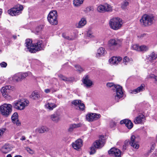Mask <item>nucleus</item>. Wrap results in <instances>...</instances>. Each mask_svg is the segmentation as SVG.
Returning <instances> with one entry per match:
<instances>
[{
    "label": "nucleus",
    "instance_id": "1",
    "mask_svg": "<svg viewBox=\"0 0 157 157\" xmlns=\"http://www.w3.org/2000/svg\"><path fill=\"white\" fill-rule=\"evenodd\" d=\"M105 139L103 136H101L99 139L94 142L93 144V146L90 147V154H94L96 152L95 149H100L102 147L105 143Z\"/></svg>",
    "mask_w": 157,
    "mask_h": 157
},
{
    "label": "nucleus",
    "instance_id": "2",
    "mask_svg": "<svg viewBox=\"0 0 157 157\" xmlns=\"http://www.w3.org/2000/svg\"><path fill=\"white\" fill-rule=\"evenodd\" d=\"M106 86L108 87L114 88L116 89V95L115 96V100L116 101L118 102L119 99L123 97V93L122 91V87L119 85H114L113 83H108Z\"/></svg>",
    "mask_w": 157,
    "mask_h": 157
},
{
    "label": "nucleus",
    "instance_id": "3",
    "mask_svg": "<svg viewBox=\"0 0 157 157\" xmlns=\"http://www.w3.org/2000/svg\"><path fill=\"white\" fill-rule=\"evenodd\" d=\"M12 111V106L9 104H4L0 107V111L3 116L7 117Z\"/></svg>",
    "mask_w": 157,
    "mask_h": 157
},
{
    "label": "nucleus",
    "instance_id": "4",
    "mask_svg": "<svg viewBox=\"0 0 157 157\" xmlns=\"http://www.w3.org/2000/svg\"><path fill=\"white\" fill-rule=\"evenodd\" d=\"M29 103V101L27 100H21L15 101L13 103V106L14 108L21 110H23Z\"/></svg>",
    "mask_w": 157,
    "mask_h": 157
},
{
    "label": "nucleus",
    "instance_id": "5",
    "mask_svg": "<svg viewBox=\"0 0 157 157\" xmlns=\"http://www.w3.org/2000/svg\"><path fill=\"white\" fill-rule=\"evenodd\" d=\"M121 39H111L108 41V46L110 49L115 50L121 46Z\"/></svg>",
    "mask_w": 157,
    "mask_h": 157
},
{
    "label": "nucleus",
    "instance_id": "6",
    "mask_svg": "<svg viewBox=\"0 0 157 157\" xmlns=\"http://www.w3.org/2000/svg\"><path fill=\"white\" fill-rule=\"evenodd\" d=\"M23 9L22 5L18 4L8 10V13L11 16H16L21 14Z\"/></svg>",
    "mask_w": 157,
    "mask_h": 157
},
{
    "label": "nucleus",
    "instance_id": "7",
    "mask_svg": "<svg viewBox=\"0 0 157 157\" xmlns=\"http://www.w3.org/2000/svg\"><path fill=\"white\" fill-rule=\"evenodd\" d=\"M44 45L42 40H37L33 46V48L30 49L31 53H35L36 51L42 50L44 49Z\"/></svg>",
    "mask_w": 157,
    "mask_h": 157
},
{
    "label": "nucleus",
    "instance_id": "8",
    "mask_svg": "<svg viewBox=\"0 0 157 157\" xmlns=\"http://www.w3.org/2000/svg\"><path fill=\"white\" fill-rule=\"evenodd\" d=\"M112 7L110 5L105 3L103 5L99 6L97 8V11L101 13L105 12H111L112 11Z\"/></svg>",
    "mask_w": 157,
    "mask_h": 157
},
{
    "label": "nucleus",
    "instance_id": "9",
    "mask_svg": "<svg viewBox=\"0 0 157 157\" xmlns=\"http://www.w3.org/2000/svg\"><path fill=\"white\" fill-rule=\"evenodd\" d=\"M123 23V20H110L109 24L111 29L117 30L121 28Z\"/></svg>",
    "mask_w": 157,
    "mask_h": 157
},
{
    "label": "nucleus",
    "instance_id": "10",
    "mask_svg": "<svg viewBox=\"0 0 157 157\" xmlns=\"http://www.w3.org/2000/svg\"><path fill=\"white\" fill-rule=\"evenodd\" d=\"M101 117V116L99 114L91 113L87 114L86 118L87 121H92L98 120Z\"/></svg>",
    "mask_w": 157,
    "mask_h": 157
},
{
    "label": "nucleus",
    "instance_id": "11",
    "mask_svg": "<svg viewBox=\"0 0 157 157\" xmlns=\"http://www.w3.org/2000/svg\"><path fill=\"white\" fill-rule=\"evenodd\" d=\"M109 154L111 156H114L115 157H121V151L116 148H111L108 151Z\"/></svg>",
    "mask_w": 157,
    "mask_h": 157
},
{
    "label": "nucleus",
    "instance_id": "12",
    "mask_svg": "<svg viewBox=\"0 0 157 157\" xmlns=\"http://www.w3.org/2000/svg\"><path fill=\"white\" fill-rule=\"evenodd\" d=\"M129 144L132 147L136 149H138L140 147L139 145L136 140L135 136L134 135H132L131 137Z\"/></svg>",
    "mask_w": 157,
    "mask_h": 157
},
{
    "label": "nucleus",
    "instance_id": "13",
    "mask_svg": "<svg viewBox=\"0 0 157 157\" xmlns=\"http://www.w3.org/2000/svg\"><path fill=\"white\" fill-rule=\"evenodd\" d=\"M82 82L84 86L87 88L90 87L93 85L92 82L89 79L88 76L83 77Z\"/></svg>",
    "mask_w": 157,
    "mask_h": 157
},
{
    "label": "nucleus",
    "instance_id": "14",
    "mask_svg": "<svg viewBox=\"0 0 157 157\" xmlns=\"http://www.w3.org/2000/svg\"><path fill=\"white\" fill-rule=\"evenodd\" d=\"M51 120L55 123H57L60 119V114L58 112H55L50 116Z\"/></svg>",
    "mask_w": 157,
    "mask_h": 157
},
{
    "label": "nucleus",
    "instance_id": "15",
    "mask_svg": "<svg viewBox=\"0 0 157 157\" xmlns=\"http://www.w3.org/2000/svg\"><path fill=\"white\" fill-rule=\"evenodd\" d=\"M82 145V141L81 139H78L72 144L73 147L76 150L80 149Z\"/></svg>",
    "mask_w": 157,
    "mask_h": 157
},
{
    "label": "nucleus",
    "instance_id": "16",
    "mask_svg": "<svg viewBox=\"0 0 157 157\" xmlns=\"http://www.w3.org/2000/svg\"><path fill=\"white\" fill-rule=\"evenodd\" d=\"M46 109L50 111H51L56 107V105L55 103H52L51 101V100L47 101L45 105Z\"/></svg>",
    "mask_w": 157,
    "mask_h": 157
},
{
    "label": "nucleus",
    "instance_id": "17",
    "mask_svg": "<svg viewBox=\"0 0 157 157\" xmlns=\"http://www.w3.org/2000/svg\"><path fill=\"white\" fill-rule=\"evenodd\" d=\"M122 59L121 57H112L109 60L110 63L112 64H117Z\"/></svg>",
    "mask_w": 157,
    "mask_h": 157
},
{
    "label": "nucleus",
    "instance_id": "18",
    "mask_svg": "<svg viewBox=\"0 0 157 157\" xmlns=\"http://www.w3.org/2000/svg\"><path fill=\"white\" fill-rule=\"evenodd\" d=\"M120 123L121 124H125V126L129 129H131L133 126V124L131 121L128 119H124L121 121Z\"/></svg>",
    "mask_w": 157,
    "mask_h": 157
},
{
    "label": "nucleus",
    "instance_id": "19",
    "mask_svg": "<svg viewBox=\"0 0 157 157\" xmlns=\"http://www.w3.org/2000/svg\"><path fill=\"white\" fill-rule=\"evenodd\" d=\"M57 16V11L56 10L51 11L48 15V20H56Z\"/></svg>",
    "mask_w": 157,
    "mask_h": 157
},
{
    "label": "nucleus",
    "instance_id": "20",
    "mask_svg": "<svg viewBox=\"0 0 157 157\" xmlns=\"http://www.w3.org/2000/svg\"><path fill=\"white\" fill-rule=\"evenodd\" d=\"M106 53V52L104 48L102 47L100 48L98 50L96 56L97 58L104 56Z\"/></svg>",
    "mask_w": 157,
    "mask_h": 157
},
{
    "label": "nucleus",
    "instance_id": "21",
    "mask_svg": "<svg viewBox=\"0 0 157 157\" xmlns=\"http://www.w3.org/2000/svg\"><path fill=\"white\" fill-rule=\"evenodd\" d=\"M14 87L10 86H6L2 87L1 89L2 93H9L10 90H13Z\"/></svg>",
    "mask_w": 157,
    "mask_h": 157
},
{
    "label": "nucleus",
    "instance_id": "22",
    "mask_svg": "<svg viewBox=\"0 0 157 157\" xmlns=\"http://www.w3.org/2000/svg\"><path fill=\"white\" fill-rule=\"evenodd\" d=\"M155 19L154 15L150 13L144 14L141 20H152Z\"/></svg>",
    "mask_w": 157,
    "mask_h": 157
},
{
    "label": "nucleus",
    "instance_id": "23",
    "mask_svg": "<svg viewBox=\"0 0 157 157\" xmlns=\"http://www.w3.org/2000/svg\"><path fill=\"white\" fill-rule=\"evenodd\" d=\"M82 124L80 123L77 124H71L70 125L68 129L69 132H71L75 128L81 127Z\"/></svg>",
    "mask_w": 157,
    "mask_h": 157
},
{
    "label": "nucleus",
    "instance_id": "24",
    "mask_svg": "<svg viewBox=\"0 0 157 157\" xmlns=\"http://www.w3.org/2000/svg\"><path fill=\"white\" fill-rule=\"evenodd\" d=\"M35 131L37 132L42 133L48 131L49 129L46 126H42L36 129Z\"/></svg>",
    "mask_w": 157,
    "mask_h": 157
},
{
    "label": "nucleus",
    "instance_id": "25",
    "mask_svg": "<svg viewBox=\"0 0 157 157\" xmlns=\"http://www.w3.org/2000/svg\"><path fill=\"white\" fill-rule=\"evenodd\" d=\"M12 150V147L9 145H5L1 148L2 151L4 153H8Z\"/></svg>",
    "mask_w": 157,
    "mask_h": 157
},
{
    "label": "nucleus",
    "instance_id": "26",
    "mask_svg": "<svg viewBox=\"0 0 157 157\" xmlns=\"http://www.w3.org/2000/svg\"><path fill=\"white\" fill-rule=\"evenodd\" d=\"M144 84H142L140 86L138 87L136 89L133 90L132 93L136 94L140 92H142L144 90Z\"/></svg>",
    "mask_w": 157,
    "mask_h": 157
},
{
    "label": "nucleus",
    "instance_id": "27",
    "mask_svg": "<svg viewBox=\"0 0 157 157\" xmlns=\"http://www.w3.org/2000/svg\"><path fill=\"white\" fill-rule=\"evenodd\" d=\"M26 46L27 48V49L30 52V49L33 48V44H32V40L31 39H27L25 40Z\"/></svg>",
    "mask_w": 157,
    "mask_h": 157
},
{
    "label": "nucleus",
    "instance_id": "28",
    "mask_svg": "<svg viewBox=\"0 0 157 157\" xmlns=\"http://www.w3.org/2000/svg\"><path fill=\"white\" fill-rule=\"evenodd\" d=\"M141 25L146 26L151 25L153 23V20H140Z\"/></svg>",
    "mask_w": 157,
    "mask_h": 157
},
{
    "label": "nucleus",
    "instance_id": "29",
    "mask_svg": "<svg viewBox=\"0 0 157 157\" xmlns=\"http://www.w3.org/2000/svg\"><path fill=\"white\" fill-rule=\"evenodd\" d=\"M84 0H73V3L74 6L75 7H79L83 3Z\"/></svg>",
    "mask_w": 157,
    "mask_h": 157
},
{
    "label": "nucleus",
    "instance_id": "30",
    "mask_svg": "<svg viewBox=\"0 0 157 157\" xmlns=\"http://www.w3.org/2000/svg\"><path fill=\"white\" fill-rule=\"evenodd\" d=\"M144 116L143 114H141L137 117L134 121L136 124H139L141 123L144 118Z\"/></svg>",
    "mask_w": 157,
    "mask_h": 157
},
{
    "label": "nucleus",
    "instance_id": "31",
    "mask_svg": "<svg viewBox=\"0 0 157 157\" xmlns=\"http://www.w3.org/2000/svg\"><path fill=\"white\" fill-rule=\"evenodd\" d=\"M129 0H122V2L121 3V8L123 10L127 9V6L129 5Z\"/></svg>",
    "mask_w": 157,
    "mask_h": 157
},
{
    "label": "nucleus",
    "instance_id": "32",
    "mask_svg": "<svg viewBox=\"0 0 157 157\" xmlns=\"http://www.w3.org/2000/svg\"><path fill=\"white\" fill-rule=\"evenodd\" d=\"M40 97L39 94L37 92H33L31 95L30 96V97L33 99H37Z\"/></svg>",
    "mask_w": 157,
    "mask_h": 157
},
{
    "label": "nucleus",
    "instance_id": "33",
    "mask_svg": "<svg viewBox=\"0 0 157 157\" xmlns=\"http://www.w3.org/2000/svg\"><path fill=\"white\" fill-rule=\"evenodd\" d=\"M132 58H129L128 57L125 56L123 59V63L125 65H127L129 63H132Z\"/></svg>",
    "mask_w": 157,
    "mask_h": 157
},
{
    "label": "nucleus",
    "instance_id": "34",
    "mask_svg": "<svg viewBox=\"0 0 157 157\" xmlns=\"http://www.w3.org/2000/svg\"><path fill=\"white\" fill-rule=\"evenodd\" d=\"M86 24V20H80L78 23L76 25V26L78 28H81L84 26Z\"/></svg>",
    "mask_w": 157,
    "mask_h": 157
},
{
    "label": "nucleus",
    "instance_id": "35",
    "mask_svg": "<svg viewBox=\"0 0 157 157\" xmlns=\"http://www.w3.org/2000/svg\"><path fill=\"white\" fill-rule=\"evenodd\" d=\"M58 77L62 80L64 81L65 82H69L71 81V78H67L61 74L59 75H58Z\"/></svg>",
    "mask_w": 157,
    "mask_h": 157
},
{
    "label": "nucleus",
    "instance_id": "36",
    "mask_svg": "<svg viewBox=\"0 0 157 157\" xmlns=\"http://www.w3.org/2000/svg\"><path fill=\"white\" fill-rule=\"evenodd\" d=\"M149 47L147 46L143 45L140 46L139 51L144 52L147 51Z\"/></svg>",
    "mask_w": 157,
    "mask_h": 157
},
{
    "label": "nucleus",
    "instance_id": "37",
    "mask_svg": "<svg viewBox=\"0 0 157 157\" xmlns=\"http://www.w3.org/2000/svg\"><path fill=\"white\" fill-rule=\"evenodd\" d=\"M157 55L154 52H152L149 56V59L151 61L155 60L157 58Z\"/></svg>",
    "mask_w": 157,
    "mask_h": 157
},
{
    "label": "nucleus",
    "instance_id": "38",
    "mask_svg": "<svg viewBox=\"0 0 157 157\" xmlns=\"http://www.w3.org/2000/svg\"><path fill=\"white\" fill-rule=\"evenodd\" d=\"M28 75V72H25L24 73H18V76H20L21 78V80L24 79Z\"/></svg>",
    "mask_w": 157,
    "mask_h": 157
},
{
    "label": "nucleus",
    "instance_id": "39",
    "mask_svg": "<svg viewBox=\"0 0 157 157\" xmlns=\"http://www.w3.org/2000/svg\"><path fill=\"white\" fill-rule=\"evenodd\" d=\"M18 115L17 113H14L11 117V119L12 122L18 120Z\"/></svg>",
    "mask_w": 157,
    "mask_h": 157
},
{
    "label": "nucleus",
    "instance_id": "40",
    "mask_svg": "<svg viewBox=\"0 0 157 157\" xmlns=\"http://www.w3.org/2000/svg\"><path fill=\"white\" fill-rule=\"evenodd\" d=\"M75 66L76 69V70L80 73L84 71V69L78 65H75Z\"/></svg>",
    "mask_w": 157,
    "mask_h": 157
},
{
    "label": "nucleus",
    "instance_id": "41",
    "mask_svg": "<svg viewBox=\"0 0 157 157\" xmlns=\"http://www.w3.org/2000/svg\"><path fill=\"white\" fill-rule=\"evenodd\" d=\"M81 102V101L79 100H76L72 101L71 102L72 104L76 106L78 105Z\"/></svg>",
    "mask_w": 157,
    "mask_h": 157
},
{
    "label": "nucleus",
    "instance_id": "42",
    "mask_svg": "<svg viewBox=\"0 0 157 157\" xmlns=\"http://www.w3.org/2000/svg\"><path fill=\"white\" fill-rule=\"evenodd\" d=\"M18 73L14 75L13 78L14 80L16 81H19L21 80V78H20V76H18Z\"/></svg>",
    "mask_w": 157,
    "mask_h": 157
},
{
    "label": "nucleus",
    "instance_id": "43",
    "mask_svg": "<svg viewBox=\"0 0 157 157\" xmlns=\"http://www.w3.org/2000/svg\"><path fill=\"white\" fill-rule=\"evenodd\" d=\"M44 28V25H40L38 26L36 28V30L37 33H38L41 31Z\"/></svg>",
    "mask_w": 157,
    "mask_h": 157
},
{
    "label": "nucleus",
    "instance_id": "44",
    "mask_svg": "<svg viewBox=\"0 0 157 157\" xmlns=\"http://www.w3.org/2000/svg\"><path fill=\"white\" fill-rule=\"evenodd\" d=\"M62 36L65 39L68 40H73L74 39V38L72 37L70 38V37L68 36H67L65 34L63 33Z\"/></svg>",
    "mask_w": 157,
    "mask_h": 157
},
{
    "label": "nucleus",
    "instance_id": "45",
    "mask_svg": "<svg viewBox=\"0 0 157 157\" xmlns=\"http://www.w3.org/2000/svg\"><path fill=\"white\" fill-rule=\"evenodd\" d=\"M26 150L29 153L31 154H33L34 153V151L33 150L28 147H26Z\"/></svg>",
    "mask_w": 157,
    "mask_h": 157
},
{
    "label": "nucleus",
    "instance_id": "46",
    "mask_svg": "<svg viewBox=\"0 0 157 157\" xmlns=\"http://www.w3.org/2000/svg\"><path fill=\"white\" fill-rule=\"evenodd\" d=\"M140 46L137 44H134L133 45L132 47V49L136 51H139Z\"/></svg>",
    "mask_w": 157,
    "mask_h": 157
},
{
    "label": "nucleus",
    "instance_id": "47",
    "mask_svg": "<svg viewBox=\"0 0 157 157\" xmlns=\"http://www.w3.org/2000/svg\"><path fill=\"white\" fill-rule=\"evenodd\" d=\"M78 106L80 110H83L85 108V105L81 103V102L79 104Z\"/></svg>",
    "mask_w": 157,
    "mask_h": 157
},
{
    "label": "nucleus",
    "instance_id": "48",
    "mask_svg": "<svg viewBox=\"0 0 157 157\" xmlns=\"http://www.w3.org/2000/svg\"><path fill=\"white\" fill-rule=\"evenodd\" d=\"M49 22L52 25H56L58 24L57 20H48Z\"/></svg>",
    "mask_w": 157,
    "mask_h": 157
},
{
    "label": "nucleus",
    "instance_id": "49",
    "mask_svg": "<svg viewBox=\"0 0 157 157\" xmlns=\"http://www.w3.org/2000/svg\"><path fill=\"white\" fill-rule=\"evenodd\" d=\"M2 94L3 96L6 98L9 99L10 98V97L9 94V93H2Z\"/></svg>",
    "mask_w": 157,
    "mask_h": 157
},
{
    "label": "nucleus",
    "instance_id": "50",
    "mask_svg": "<svg viewBox=\"0 0 157 157\" xmlns=\"http://www.w3.org/2000/svg\"><path fill=\"white\" fill-rule=\"evenodd\" d=\"M92 10V8L90 7H87L84 10V11L87 13L89 12Z\"/></svg>",
    "mask_w": 157,
    "mask_h": 157
},
{
    "label": "nucleus",
    "instance_id": "51",
    "mask_svg": "<svg viewBox=\"0 0 157 157\" xmlns=\"http://www.w3.org/2000/svg\"><path fill=\"white\" fill-rule=\"evenodd\" d=\"M87 36L88 37H92L94 36L93 35H92V33L91 31H89L87 33Z\"/></svg>",
    "mask_w": 157,
    "mask_h": 157
},
{
    "label": "nucleus",
    "instance_id": "52",
    "mask_svg": "<svg viewBox=\"0 0 157 157\" xmlns=\"http://www.w3.org/2000/svg\"><path fill=\"white\" fill-rule=\"evenodd\" d=\"M6 129L5 128H2L0 129V136L3 135L4 133L6 131Z\"/></svg>",
    "mask_w": 157,
    "mask_h": 157
},
{
    "label": "nucleus",
    "instance_id": "53",
    "mask_svg": "<svg viewBox=\"0 0 157 157\" xmlns=\"http://www.w3.org/2000/svg\"><path fill=\"white\" fill-rule=\"evenodd\" d=\"M0 66L2 67H6L7 66V64L6 63L3 62L0 63Z\"/></svg>",
    "mask_w": 157,
    "mask_h": 157
},
{
    "label": "nucleus",
    "instance_id": "54",
    "mask_svg": "<svg viewBox=\"0 0 157 157\" xmlns=\"http://www.w3.org/2000/svg\"><path fill=\"white\" fill-rule=\"evenodd\" d=\"M13 122L14 124H15L17 126H19L21 125V124L20 122L18 120L16 121H14V122Z\"/></svg>",
    "mask_w": 157,
    "mask_h": 157
},
{
    "label": "nucleus",
    "instance_id": "55",
    "mask_svg": "<svg viewBox=\"0 0 157 157\" xmlns=\"http://www.w3.org/2000/svg\"><path fill=\"white\" fill-rule=\"evenodd\" d=\"M51 89H47L44 90V91L46 93H48L51 92Z\"/></svg>",
    "mask_w": 157,
    "mask_h": 157
},
{
    "label": "nucleus",
    "instance_id": "56",
    "mask_svg": "<svg viewBox=\"0 0 157 157\" xmlns=\"http://www.w3.org/2000/svg\"><path fill=\"white\" fill-rule=\"evenodd\" d=\"M128 141L126 140L124 141V144L123 146H124V147H127L128 145Z\"/></svg>",
    "mask_w": 157,
    "mask_h": 157
},
{
    "label": "nucleus",
    "instance_id": "57",
    "mask_svg": "<svg viewBox=\"0 0 157 157\" xmlns=\"http://www.w3.org/2000/svg\"><path fill=\"white\" fill-rule=\"evenodd\" d=\"M4 31L7 34H10L11 33V32L8 29H4Z\"/></svg>",
    "mask_w": 157,
    "mask_h": 157
},
{
    "label": "nucleus",
    "instance_id": "58",
    "mask_svg": "<svg viewBox=\"0 0 157 157\" xmlns=\"http://www.w3.org/2000/svg\"><path fill=\"white\" fill-rule=\"evenodd\" d=\"M151 77L154 78L155 80V81L157 82V76H155L154 75H152V76H151Z\"/></svg>",
    "mask_w": 157,
    "mask_h": 157
},
{
    "label": "nucleus",
    "instance_id": "59",
    "mask_svg": "<svg viewBox=\"0 0 157 157\" xmlns=\"http://www.w3.org/2000/svg\"><path fill=\"white\" fill-rule=\"evenodd\" d=\"M21 140H25V137L24 136H21V138H20Z\"/></svg>",
    "mask_w": 157,
    "mask_h": 157
},
{
    "label": "nucleus",
    "instance_id": "60",
    "mask_svg": "<svg viewBox=\"0 0 157 157\" xmlns=\"http://www.w3.org/2000/svg\"><path fill=\"white\" fill-rule=\"evenodd\" d=\"M112 20H120V18H119L118 17H116L115 18H113Z\"/></svg>",
    "mask_w": 157,
    "mask_h": 157
},
{
    "label": "nucleus",
    "instance_id": "61",
    "mask_svg": "<svg viewBox=\"0 0 157 157\" xmlns=\"http://www.w3.org/2000/svg\"><path fill=\"white\" fill-rule=\"evenodd\" d=\"M13 38L15 40V39H16L17 36L16 35H14L13 36Z\"/></svg>",
    "mask_w": 157,
    "mask_h": 157
},
{
    "label": "nucleus",
    "instance_id": "62",
    "mask_svg": "<svg viewBox=\"0 0 157 157\" xmlns=\"http://www.w3.org/2000/svg\"><path fill=\"white\" fill-rule=\"evenodd\" d=\"M2 10L1 9H0V15H1L2 13Z\"/></svg>",
    "mask_w": 157,
    "mask_h": 157
},
{
    "label": "nucleus",
    "instance_id": "63",
    "mask_svg": "<svg viewBox=\"0 0 157 157\" xmlns=\"http://www.w3.org/2000/svg\"><path fill=\"white\" fill-rule=\"evenodd\" d=\"M6 157H12V156L10 155L9 154Z\"/></svg>",
    "mask_w": 157,
    "mask_h": 157
},
{
    "label": "nucleus",
    "instance_id": "64",
    "mask_svg": "<svg viewBox=\"0 0 157 157\" xmlns=\"http://www.w3.org/2000/svg\"><path fill=\"white\" fill-rule=\"evenodd\" d=\"M14 157H22L20 155H17V156H15Z\"/></svg>",
    "mask_w": 157,
    "mask_h": 157
}]
</instances>
